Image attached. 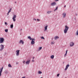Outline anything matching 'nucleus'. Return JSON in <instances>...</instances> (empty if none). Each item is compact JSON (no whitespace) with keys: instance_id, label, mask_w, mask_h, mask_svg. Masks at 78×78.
<instances>
[{"instance_id":"nucleus-1","label":"nucleus","mask_w":78,"mask_h":78,"mask_svg":"<svg viewBox=\"0 0 78 78\" xmlns=\"http://www.w3.org/2000/svg\"><path fill=\"white\" fill-rule=\"evenodd\" d=\"M27 38L29 39H30V41L32 40L31 41V44H32V45L34 44V43H35V39L31 38L30 36L28 37Z\"/></svg>"},{"instance_id":"nucleus-2","label":"nucleus","mask_w":78,"mask_h":78,"mask_svg":"<svg viewBox=\"0 0 78 78\" xmlns=\"http://www.w3.org/2000/svg\"><path fill=\"white\" fill-rule=\"evenodd\" d=\"M69 27L67 26H65V29L64 30L65 34H66V33H67V31H68V30H69Z\"/></svg>"},{"instance_id":"nucleus-3","label":"nucleus","mask_w":78,"mask_h":78,"mask_svg":"<svg viewBox=\"0 0 78 78\" xmlns=\"http://www.w3.org/2000/svg\"><path fill=\"white\" fill-rule=\"evenodd\" d=\"M74 45H75V43L73 42V41H71L69 45H70V47H72L73 46H74Z\"/></svg>"},{"instance_id":"nucleus-4","label":"nucleus","mask_w":78,"mask_h":78,"mask_svg":"<svg viewBox=\"0 0 78 78\" xmlns=\"http://www.w3.org/2000/svg\"><path fill=\"white\" fill-rule=\"evenodd\" d=\"M0 51H2L4 49V45L2 44H1L0 45Z\"/></svg>"},{"instance_id":"nucleus-5","label":"nucleus","mask_w":78,"mask_h":78,"mask_svg":"<svg viewBox=\"0 0 78 78\" xmlns=\"http://www.w3.org/2000/svg\"><path fill=\"white\" fill-rule=\"evenodd\" d=\"M5 41V39L3 38H0V44H2Z\"/></svg>"},{"instance_id":"nucleus-6","label":"nucleus","mask_w":78,"mask_h":78,"mask_svg":"<svg viewBox=\"0 0 78 78\" xmlns=\"http://www.w3.org/2000/svg\"><path fill=\"white\" fill-rule=\"evenodd\" d=\"M16 56H19V53H20V50H17L16 51Z\"/></svg>"},{"instance_id":"nucleus-7","label":"nucleus","mask_w":78,"mask_h":78,"mask_svg":"<svg viewBox=\"0 0 78 78\" xmlns=\"http://www.w3.org/2000/svg\"><path fill=\"white\" fill-rule=\"evenodd\" d=\"M62 15L63 18H65L66 16V13L64 12L62 13Z\"/></svg>"},{"instance_id":"nucleus-8","label":"nucleus","mask_w":78,"mask_h":78,"mask_svg":"<svg viewBox=\"0 0 78 78\" xmlns=\"http://www.w3.org/2000/svg\"><path fill=\"white\" fill-rule=\"evenodd\" d=\"M16 15H14L13 17L12 18V19L13 20V22H15L16 21Z\"/></svg>"},{"instance_id":"nucleus-9","label":"nucleus","mask_w":78,"mask_h":78,"mask_svg":"<svg viewBox=\"0 0 78 78\" xmlns=\"http://www.w3.org/2000/svg\"><path fill=\"white\" fill-rule=\"evenodd\" d=\"M3 67H2L0 69V76H2V73L3 71Z\"/></svg>"},{"instance_id":"nucleus-10","label":"nucleus","mask_w":78,"mask_h":78,"mask_svg":"<svg viewBox=\"0 0 78 78\" xmlns=\"http://www.w3.org/2000/svg\"><path fill=\"white\" fill-rule=\"evenodd\" d=\"M19 44H21L22 45H23L24 44V42L23 41V40H20L19 42Z\"/></svg>"},{"instance_id":"nucleus-11","label":"nucleus","mask_w":78,"mask_h":78,"mask_svg":"<svg viewBox=\"0 0 78 78\" xmlns=\"http://www.w3.org/2000/svg\"><path fill=\"white\" fill-rule=\"evenodd\" d=\"M30 63V60H28L26 62V64H27V65H28V64H29Z\"/></svg>"},{"instance_id":"nucleus-12","label":"nucleus","mask_w":78,"mask_h":78,"mask_svg":"<svg viewBox=\"0 0 78 78\" xmlns=\"http://www.w3.org/2000/svg\"><path fill=\"white\" fill-rule=\"evenodd\" d=\"M69 66H70V65H69V64H68V65H67L66 66V68L65 69V70H67L69 67Z\"/></svg>"},{"instance_id":"nucleus-13","label":"nucleus","mask_w":78,"mask_h":78,"mask_svg":"<svg viewBox=\"0 0 78 78\" xmlns=\"http://www.w3.org/2000/svg\"><path fill=\"white\" fill-rule=\"evenodd\" d=\"M56 4V3L55 2H53L51 4V6H55V5Z\"/></svg>"},{"instance_id":"nucleus-14","label":"nucleus","mask_w":78,"mask_h":78,"mask_svg":"<svg viewBox=\"0 0 78 78\" xmlns=\"http://www.w3.org/2000/svg\"><path fill=\"white\" fill-rule=\"evenodd\" d=\"M47 28H48V26L46 25V26L44 27V31H46L47 30Z\"/></svg>"},{"instance_id":"nucleus-15","label":"nucleus","mask_w":78,"mask_h":78,"mask_svg":"<svg viewBox=\"0 0 78 78\" xmlns=\"http://www.w3.org/2000/svg\"><path fill=\"white\" fill-rule=\"evenodd\" d=\"M59 37L58 36H56L54 37V39H55V40H57V39H59Z\"/></svg>"},{"instance_id":"nucleus-16","label":"nucleus","mask_w":78,"mask_h":78,"mask_svg":"<svg viewBox=\"0 0 78 78\" xmlns=\"http://www.w3.org/2000/svg\"><path fill=\"white\" fill-rule=\"evenodd\" d=\"M67 51H68V50H66V53L64 55L65 57H66L67 56Z\"/></svg>"},{"instance_id":"nucleus-17","label":"nucleus","mask_w":78,"mask_h":78,"mask_svg":"<svg viewBox=\"0 0 78 78\" xmlns=\"http://www.w3.org/2000/svg\"><path fill=\"white\" fill-rule=\"evenodd\" d=\"M42 47H39V48L38 49V51H40V50H42Z\"/></svg>"},{"instance_id":"nucleus-18","label":"nucleus","mask_w":78,"mask_h":78,"mask_svg":"<svg viewBox=\"0 0 78 78\" xmlns=\"http://www.w3.org/2000/svg\"><path fill=\"white\" fill-rule=\"evenodd\" d=\"M52 12L51 11H48L47 12V14H50Z\"/></svg>"},{"instance_id":"nucleus-19","label":"nucleus","mask_w":78,"mask_h":78,"mask_svg":"<svg viewBox=\"0 0 78 78\" xmlns=\"http://www.w3.org/2000/svg\"><path fill=\"white\" fill-rule=\"evenodd\" d=\"M9 67H12V66L11 65V64H9L8 65Z\"/></svg>"},{"instance_id":"nucleus-20","label":"nucleus","mask_w":78,"mask_h":78,"mask_svg":"<svg viewBox=\"0 0 78 78\" xmlns=\"http://www.w3.org/2000/svg\"><path fill=\"white\" fill-rule=\"evenodd\" d=\"M13 24H11V25H10V28H13Z\"/></svg>"},{"instance_id":"nucleus-21","label":"nucleus","mask_w":78,"mask_h":78,"mask_svg":"<svg viewBox=\"0 0 78 78\" xmlns=\"http://www.w3.org/2000/svg\"><path fill=\"white\" fill-rule=\"evenodd\" d=\"M54 56L53 55H51V59H53V58H54Z\"/></svg>"},{"instance_id":"nucleus-22","label":"nucleus","mask_w":78,"mask_h":78,"mask_svg":"<svg viewBox=\"0 0 78 78\" xmlns=\"http://www.w3.org/2000/svg\"><path fill=\"white\" fill-rule=\"evenodd\" d=\"M38 73H39V74H42V72L40 71H38Z\"/></svg>"},{"instance_id":"nucleus-23","label":"nucleus","mask_w":78,"mask_h":78,"mask_svg":"<svg viewBox=\"0 0 78 78\" xmlns=\"http://www.w3.org/2000/svg\"><path fill=\"white\" fill-rule=\"evenodd\" d=\"M12 9V8H10V9L9 10V11L8 12V13H9L11 11V10Z\"/></svg>"},{"instance_id":"nucleus-24","label":"nucleus","mask_w":78,"mask_h":78,"mask_svg":"<svg viewBox=\"0 0 78 78\" xmlns=\"http://www.w3.org/2000/svg\"><path fill=\"white\" fill-rule=\"evenodd\" d=\"M58 7H57L56 8V9L54 10V11H56L57 10H58Z\"/></svg>"},{"instance_id":"nucleus-25","label":"nucleus","mask_w":78,"mask_h":78,"mask_svg":"<svg viewBox=\"0 0 78 78\" xmlns=\"http://www.w3.org/2000/svg\"><path fill=\"white\" fill-rule=\"evenodd\" d=\"M51 45H53V44H55V43H54V42H53V41H51Z\"/></svg>"},{"instance_id":"nucleus-26","label":"nucleus","mask_w":78,"mask_h":78,"mask_svg":"<svg viewBox=\"0 0 78 78\" xmlns=\"http://www.w3.org/2000/svg\"><path fill=\"white\" fill-rule=\"evenodd\" d=\"M5 74H7V73H8V71H7V70L5 71Z\"/></svg>"},{"instance_id":"nucleus-27","label":"nucleus","mask_w":78,"mask_h":78,"mask_svg":"<svg viewBox=\"0 0 78 78\" xmlns=\"http://www.w3.org/2000/svg\"><path fill=\"white\" fill-rule=\"evenodd\" d=\"M5 32H6V33H7L8 31V30L6 29L5 30Z\"/></svg>"},{"instance_id":"nucleus-28","label":"nucleus","mask_w":78,"mask_h":78,"mask_svg":"<svg viewBox=\"0 0 78 78\" xmlns=\"http://www.w3.org/2000/svg\"><path fill=\"white\" fill-rule=\"evenodd\" d=\"M41 38L42 39H45V38H44V37H41Z\"/></svg>"},{"instance_id":"nucleus-29","label":"nucleus","mask_w":78,"mask_h":78,"mask_svg":"<svg viewBox=\"0 0 78 78\" xmlns=\"http://www.w3.org/2000/svg\"><path fill=\"white\" fill-rule=\"evenodd\" d=\"M23 64H24L25 62V60L23 61Z\"/></svg>"},{"instance_id":"nucleus-30","label":"nucleus","mask_w":78,"mask_h":78,"mask_svg":"<svg viewBox=\"0 0 78 78\" xmlns=\"http://www.w3.org/2000/svg\"><path fill=\"white\" fill-rule=\"evenodd\" d=\"M5 25H8V23H6V22H5Z\"/></svg>"},{"instance_id":"nucleus-31","label":"nucleus","mask_w":78,"mask_h":78,"mask_svg":"<svg viewBox=\"0 0 78 78\" xmlns=\"http://www.w3.org/2000/svg\"><path fill=\"white\" fill-rule=\"evenodd\" d=\"M57 76H58V77H59V74H57Z\"/></svg>"},{"instance_id":"nucleus-32","label":"nucleus","mask_w":78,"mask_h":78,"mask_svg":"<svg viewBox=\"0 0 78 78\" xmlns=\"http://www.w3.org/2000/svg\"><path fill=\"white\" fill-rule=\"evenodd\" d=\"M37 22H39V21H40V20L38 19H37Z\"/></svg>"},{"instance_id":"nucleus-33","label":"nucleus","mask_w":78,"mask_h":78,"mask_svg":"<svg viewBox=\"0 0 78 78\" xmlns=\"http://www.w3.org/2000/svg\"><path fill=\"white\" fill-rule=\"evenodd\" d=\"M59 0H55V2H57L58 1H59Z\"/></svg>"},{"instance_id":"nucleus-34","label":"nucleus","mask_w":78,"mask_h":78,"mask_svg":"<svg viewBox=\"0 0 78 78\" xmlns=\"http://www.w3.org/2000/svg\"><path fill=\"white\" fill-rule=\"evenodd\" d=\"M34 20H36V19H34Z\"/></svg>"},{"instance_id":"nucleus-35","label":"nucleus","mask_w":78,"mask_h":78,"mask_svg":"<svg viewBox=\"0 0 78 78\" xmlns=\"http://www.w3.org/2000/svg\"><path fill=\"white\" fill-rule=\"evenodd\" d=\"M32 62H34V60L33 59L32 60Z\"/></svg>"},{"instance_id":"nucleus-36","label":"nucleus","mask_w":78,"mask_h":78,"mask_svg":"<svg viewBox=\"0 0 78 78\" xmlns=\"http://www.w3.org/2000/svg\"><path fill=\"white\" fill-rule=\"evenodd\" d=\"M26 78L25 76H24L22 77V78Z\"/></svg>"},{"instance_id":"nucleus-37","label":"nucleus","mask_w":78,"mask_h":78,"mask_svg":"<svg viewBox=\"0 0 78 78\" xmlns=\"http://www.w3.org/2000/svg\"><path fill=\"white\" fill-rule=\"evenodd\" d=\"M19 64V63H18V62L16 63V64Z\"/></svg>"},{"instance_id":"nucleus-38","label":"nucleus","mask_w":78,"mask_h":78,"mask_svg":"<svg viewBox=\"0 0 78 78\" xmlns=\"http://www.w3.org/2000/svg\"><path fill=\"white\" fill-rule=\"evenodd\" d=\"M66 5H64V8H66Z\"/></svg>"},{"instance_id":"nucleus-39","label":"nucleus","mask_w":78,"mask_h":78,"mask_svg":"<svg viewBox=\"0 0 78 78\" xmlns=\"http://www.w3.org/2000/svg\"><path fill=\"white\" fill-rule=\"evenodd\" d=\"M7 15H9V13H8V12L7 14Z\"/></svg>"},{"instance_id":"nucleus-40","label":"nucleus","mask_w":78,"mask_h":78,"mask_svg":"<svg viewBox=\"0 0 78 78\" xmlns=\"http://www.w3.org/2000/svg\"><path fill=\"white\" fill-rule=\"evenodd\" d=\"M34 57H33V59H34Z\"/></svg>"},{"instance_id":"nucleus-41","label":"nucleus","mask_w":78,"mask_h":78,"mask_svg":"<svg viewBox=\"0 0 78 78\" xmlns=\"http://www.w3.org/2000/svg\"><path fill=\"white\" fill-rule=\"evenodd\" d=\"M15 3H17V2H15Z\"/></svg>"},{"instance_id":"nucleus-42","label":"nucleus","mask_w":78,"mask_h":78,"mask_svg":"<svg viewBox=\"0 0 78 78\" xmlns=\"http://www.w3.org/2000/svg\"><path fill=\"white\" fill-rule=\"evenodd\" d=\"M20 30V31H22V29H21Z\"/></svg>"},{"instance_id":"nucleus-43","label":"nucleus","mask_w":78,"mask_h":78,"mask_svg":"<svg viewBox=\"0 0 78 78\" xmlns=\"http://www.w3.org/2000/svg\"><path fill=\"white\" fill-rule=\"evenodd\" d=\"M65 78H67L66 77H65Z\"/></svg>"}]
</instances>
